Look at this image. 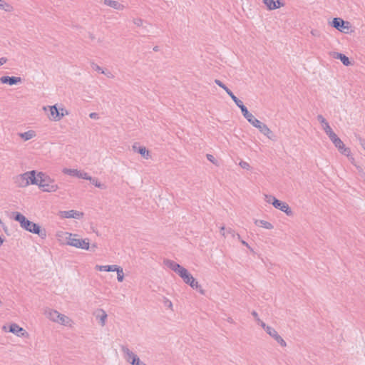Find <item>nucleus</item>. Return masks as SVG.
Returning a JSON list of instances; mask_svg holds the SVG:
<instances>
[{
    "label": "nucleus",
    "instance_id": "1",
    "mask_svg": "<svg viewBox=\"0 0 365 365\" xmlns=\"http://www.w3.org/2000/svg\"><path fill=\"white\" fill-rule=\"evenodd\" d=\"M14 220L20 223L21 227L33 234L38 235L41 239L46 237V231L44 228L32 221L29 220L24 215L19 212H12Z\"/></svg>",
    "mask_w": 365,
    "mask_h": 365
},
{
    "label": "nucleus",
    "instance_id": "2",
    "mask_svg": "<svg viewBox=\"0 0 365 365\" xmlns=\"http://www.w3.org/2000/svg\"><path fill=\"white\" fill-rule=\"evenodd\" d=\"M36 180L37 183H34V185H38L43 192H52L58 189V186L55 183L54 180L51 178V177L45 173H36Z\"/></svg>",
    "mask_w": 365,
    "mask_h": 365
},
{
    "label": "nucleus",
    "instance_id": "3",
    "mask_svg": "<svg viewBox=\"0 0 365 365\" xmlns=\"http://www.w3.org/2000/svg\"><path fill=\"white\" fill-rule=\"evenodd\" d=\"M36 173V170H31L19 175L16 177L15 182L20 187H26L29 184L34 185V183H37Z\"/></svg>",
    "mask_w": 365,
    "mask_h": 365
},
{
    "label": "nucleus",
    "instance_id": "4",
    "mask_svg": "<svg viewBox=\"0 0 365 365\" xmlns=\"http://www.w3.org/2000/svg\"><path fill=\"white\" fill-rule=\"evenodd\" d=\"M65 235H68V237H66V244L68 245L73 246L76 248H81L86 250H90V244L88 239H77L73 237L72 234L68 232H65Z\"/></svg>",
    "mask_w": 365,
    "mask_h": 365
},
{
    "label": "nucleus",
    "instance_id": "5",
    "mask_svg": "<svg viewBox=\"0 0 365 365\" xmlns=\"http://www.w3.org/2000/svg\"><path fill=\"white\" fill-rule=\"evenodd\" d=\"M330 140L333 143L334 146L339 150V151L346 156H349L351 154V150L349 148H346L343 143V141L336 135V134L333 132L329 133L328 135Z\"/></svg>",
    "mask_w": 365,
    "mask_h": 365
},
{
    "label": "nucleus",
    "instance_id": "6",
    "mask_svg": "<svg viewBox=\"0 0 365 365\" xmlns=\"http://www.w3.org/2000/svg\"><path fill=\"white\" fill-rule=\"evenodd\" d=\"M164 264L171 270L177 273L182 279L189 273L187 269L170 259L164 260Z\"/></svg>",
    "mask_w": 365,
    "mask_h": 365
},
{
    "label": "nucleus",
    "instance_id": "7",
    "mask_svg": "<svg viewBox=\"0 0 365 365\" xmlns=\"http://www.w3.org/2000/svg\"><path fill=\"white\" fill-rule=\"evenodd\" d=\"M268 197L272 200V204L275 208L285 212L288 216L293 215V212L287 203L277 199L274 196H269Z\"/></svg>",
    "mask_w": 365,
    "mask_h": 365
},
{
    "label": "nucleus",
    "instance_id": "8",
    "mask_svg": "<svg viewBox=\"0 0 365 365\" xmlns=\"http://www.w3.org/2000/svg\"><path fill=\"white\" fill-rule=\"evenodd\" d=\"M331 26L338 31L344 33H348L351 27L350 23L349 21H346L338 17L333 19L331 23Z\"/></svg>",
    "mask_w": 365,
    "mask_h": 365
},
{
    "label": "nucleus",
    "instance_id": "9",
    "mask_svg": "<svg viewBox=\"0 0 365 365\" xmlns=\"http://www.w3.org/2000/svg\"><path fill=\"white\" fill-rule=\"evenodd\" d=\"M48 108H49V112L50 113H49V114L48 115L49 119L51 120L58 121L65 115L64 113H63L64 109L63 108H61V112H60V110L57 108L56 105L48 106Z\"/></svg>",
    "mask_w": 365,
    "mask_h": 365
},
{
    "label": "nucleus",
    "instance_id": "10",
    "mask_svg": "<svg viewBox=\"0 0 365 365\" xmlns=\"http://www.w3.org/2000/svg\"><path fill=\"white\" fill-rule=\"evenodd\" d=\"M182 280L185 284H189L192 289H196L202 294H205V291L202 289L201 285L199 284V283L190 272Z\"/></svg>",
    "mask_w": 365,
    "mask_h": 365
},
{
    "label": "nucleus",
    "instance_id": "11",
    "mask_svg": "<svg viewBox=\"0 0 365 365\" xmlns=\"http://www.w3.org/2000/svg\"><path fill=\"white\" fill-rule=\"evenodd\" d=\"M63 173L70 176H73L84 180H86V178H88V174L87 173L82 172L76 169L64 168L63 170Z\"/></svg>",
    "mask_w": 365,
    "mask_h": 365
},
{
    "label": "nucleus",
    "instance_id": "12",
    "mask_svg": "<svg viewBox=\"0 0 365 365\" xmlns=\"http://www.w3.org/2000/svg\"><path fill=\"white\" fill-rule=\"evenodd\" d=\"M0 82L3 84H9L10 86L16 85L22 82L21 77L4 76L0 78Z\"/></svg>",
    "mask_w": 365,
    "mask_h": 365
},
{
    "label": "nucleus",
    "instance_id": "13",
    "mask_svg": "<svg viewBox=\"0 0 365 365\" xmlns=\"http://www.w3.org/2000/svg\"><path fill=\"white\" fill-rule=\"evenodd\" d=\"M267 334L272 337L282 347L287 346L286 341L273 327H271Z\"/></svg>",
    "mask_w": 365,
    "mask_h": 365
},
{
    "label": "nucleus",
    "instance_id": "14",
    "mask_svg": "<svg viewBox=\"0 0 365 365\" xmlns=\"http://www.w3.org/2000/svg\"><path fill=\"white\" fill-rule=\"evenodd\" d=\"M120 350L125 354V359L126 361L130 362L131 364H134V359H139L138 356L131 351L126 346H121Z\"/></svg>",
    "mask_w": 365,
    "mask_h": 365
},
{
    "label": "nucleus",
    "instance_id": "15",
    "mask_svg": "<svg viewBox=\"0 0 365 365\" xmlns=\"http://www.w3.org/2000/svg\"><path fill=\"white\" fill-rule=\"evenodd\" d=\"M132 148L133 151L140 154L145 159L150 158V152L145 146H139L138 144L135 143L133 145Z\"/></svg>",
    "mask_w": 365,
    "mask_h": 365
},
{
    "label": "nucleus",
    "instance_id": "16",
    "mask_svg": "<svg viewBox=\"0 0 365 365\" xmlns=\"http://www.w3.org/2000/svg\"><path fill=\"white\" fill-rule=\"evenodd\" d=\"M61 217L65 218H74V219H80L83 217V213L76 211V210H68V211H63L61 212Z\"/></svg>",
    "mask_w": 365,
    "mask_h": 365
},
{
    "label": "nucleus",
    "instance_id": "17",
    "mask_svg": "<svg viewBox=\"0 0 365 365\" xmlns=\"http://www.w3.org/2000/svg\"><path fill=\"white\" fill-rule=\"evenodd\" d=\"M9 331L16 334L18 336H23L27 334L26 331L17 324L13 323L9 326Z\"/></svg>",
    "mask_w": 365,
    "mask_h": 365
},
{
    "label": "nucleus",
    "instance_id": "18",
    "mask_svg": "<svg viewBox=\"0 0 365 365\" xmlns=\"http://www.w3.org/2000/svg\"><path fill=\"white\" fill-rule=\"evenodd\" d=\"M215 83L217 86H219L220 88L224 89L225 91V92L229 95V96H230V98L232 99V101L234 102L237 101L239 99L238 98H237L235 96V94L232 93V91L228 87H227L225 83H223L220 80L215 79Z\"/></svg>",
    "mask_w": 365,
    "mask_h": 365
},
{
    "label": "nucleus",
    "instance_id": "19",
    "mask_svg": "<svg viewBox=\"0 0 365 365\" xmlns=\"http://www.w3.org/2000/svg\"><path fill=\"white\" fill-rule=\"evenodd\" d=\"M263 2L269 10L280 8L284 5L279 0H263Z\"/></svg>",
    "mask_w": 365,
    "mask_h": 365
},
{
    "label": "nucleus",
    "instance_id": "20",
    "mask_svg": "<svg viewBox=\"0 0 365 365\" xmlns=\"http://www.w3.org/2000/svg\"><path fill=\"white\" fill-rule=\"evenodd\" d=\"M317 120L322 123L323 129L327 135H329V133L334 132L329 123L322 115H317Z\"/></svg>",
    "mask_w": 365,
    "mask_h": 365
},
{
    "label": "nucleus",
    "instance_id": "21",
    "mask_svg": "<svg viewBox=\"0 0 365 365\" xmlns=\"http://www.w3.org/2000/svg\"><path fill=\"white\" fill-rule=\"evenodd\" d=\"M259 130L269 139L272 140H276L273 132L267 127L266 124L263 123V125L259 128Z\"/></svg>",
    "mask_w": 365,
    "mask_h": 365
},
{
    "label": "nucleus",
    "instance_id": "22",
    "mask_svg": "<svg viewBox=\"0 0 365 365\" xmlns=\"http://www.w3.org/2000/svg\"><path fill=\"white\" fill-rule=\"evenodd\" d=\"M103 3L105 5L113 8L116 10H123L125 9V6L121 4L117 1L113 0H104Z\"/></svg>",
    "mask_w": 365,
    "mask_h": 365
},
{
    "label": "nucleus",
    "instance_id": "23",
    "mask_svg": "<svg viewBox=\"0 0 365 365\" xmlns=\"http://www.w3.org/2000/svg\"><path fill=\"white\" fill-rule=\"evenodd\" d=\"M333 57L334 58L339 59L342 62V63L346 66L351 65V61L349 58L346 55L341 53L334 52Z\"/></svg>",
    "mask_w": 365,
    "mask_h": 365
},
{
    "label": "nucleus",
    "instance_id": "24",
    "mask_svg": "<svg viewBox=\"0 0 365 365\" xmlns=\"http://www.w3.org/2000/svg\"><path fill=\"white\" fill-rule=\"evenodd\" d=\"M245 118L252 125L257 128L258 130L264 123L255 118L251 113Z\"/></svg>",
    "mask_w": 365,
    "mask_h": 365
},
{
    "label": "nucleus",
    "instance_id": "25",
    "mask_svg": "<svg viewBox=\"0 0 365 365\" xmlns=\"http://www.w3.org/2000/svg\"><path fill=\"white\" fill-rule=\"evenodd\" d=\"M45 314L48 318L55 322H57L61 315L58 311L53 309L46 310Z\"/></svg>",
    "mask_w": 365,
    "mask_h": 365
},
{
    "label": "nucleus",
    "instance_id": "26",
    "mask_svg": "<svg viewBox=\"0 0 365 365\" xmlns=\"http://www.w3.org/2000/svg\"><path fill=\"white\" fill-rule=\"evenodd\" d=\"M96 269L99 271L115 272V269H117V265H96Z\"/></svg>",
    "mask_w": 365,
    "mask_h": 365
},
{
    "label": "nucleus",
    "instance_id": "27",
    "mask_svg": "<svg viewBox=\"0 0 365 365\" xmlns=\"http://www.w3.org/2000/svg\"><path fill=\"white\" fill-rule=\"evenodd\" d=\"M237 106L241 110V112L245 117V118L248 116V115L250 113L247 107L243 104L242 101L240 99H238L237 101L235 102Z\"/></svg>",
    "mask_w": 365,
    "mask_h": 365
},
{
    "label": "nucleus",
    "instance_id": "28",
    "mask_svg": "<svg viewBox=\"0 0 365 365\" xmlns=\"http://www.w3.org/2000/svg\"><path fill=\"white\" fill-rule=\"evenodd\" d=\"M19 135L24 140H29L36 136V132L33 130H30L24 133H21Z\"/></svg>",
    "mask_w": 365,
    "mask_h": 365
},
{
    "label": "nucleus",
    "instance_id": "29",
    "mask_svg": "<svg viewBox=\"0 0 365 365\" xmlns=\"http://www.w3.org/2000/svg\"><path fill=\"white\" fill-rule=\"evenodd\" d=\"M255 224L257 226H261L267 230H272L274 227L270 222L263 220H255Z\"/></svg>",
    "mask_w": 365,
    "mask_h": 365
},
{
    "label": "nucleus",
    "instance_id": "30",
    "mask_svg": "<svg viewBox=\"0 0 365 365\" xmlns=\"http://www.w3.org/2000/svg\"><path fill=\"white\" fill-rule=\"evenodd\" d=\"M98 312L101 313V314H98L96 318L99 319V323L102 327H103L106 324V320L108 315L103 309H99Z\"/></svg>",
    "mask_w": 365,
    "mask_h": 365
},
{
    "label": "nucleus",
    "instance_id": "31",
    "mask_svg": "<svg viewBox=\"0 0 365 365\" xmlns=\"http://www.w3.org/2000/svg\"><path fill=\"white\" fill-rule=\"evenodd\" d=\"M86 180H89L91 183H92L93 185H95L96 187L101 188V189H105L106 186L104 184H102L96 178H93L88 175V178Z\"/></svg>",
    "mask_w": 365,
    "mask_h": 365
},
{
    "label": "nucleus",
    "instance_id": "32",
    "mask_svg": "<svg viewBox=\"0 0 365 365\" xmlns=\"http://www.w3.org/2000/svg\"><path fill=\"white\" fill-rule=\"evenodd\" d=\"M91 66L92 68V69H93L98 72H100L101 73L106 74L108 77H110L111 76L110 72L106 73L101 67H100L98 64H96L93 62L91 63Z\"/></svg>",
    "mask_w": 365,
    "mask_h": 365
},
{
    "label": "nucleus",
    "instance_id": "33",
    "mask_svg": "<svg viewBox=\"0 0 365 365\" xmlns=\"http://www.w3.org/2000/svg\"><path fill=\"white\" fill-rule=\"evenodd\" d=\"M115 272H117V279L118 282H121L124 279V273L123 268L117 265V269H115Z\"/></svg>",
    "mask_w": 365,
    "mask_h": 365
},
{
    "label": "nucleus",
    "instance_id": "34",
    "mask_svg": "<svg viewBox=\"0 0 365 365\" xmlns=\"http://www.w3.org/2000/svg\"><path fill=\"white\" fill-rule=\"evenodd\" d=\"M0 9L4 10L6 11H11L12 9V6L6 3L4 0H0Z\"/></svg>",
    "mask_w": 365,
    "mask_h": 365
},
{
    "label": "nucleus",
    "instance_id": "35",
    "mask_svg": "<svg viewBox=\"0 0 365 365\" xmlns=\"http://www.w3.org/2000/svg\"><path fill=\"white\" fill-rule=\"evenodd\" d=\"M257 324L261 326V327L267 333V331L270 329L272 327L267 325L264 322H262L259 318H257Z\"/></svg>",
    "mask_w": 365,
    "mask_h": 365
},
{
    "label": "nucleus",
    "instance_id": "36",
    "mask_svg": "<svg viewBox=\"0 0 365 365\" xmlns=\"http://www.w3.org/2000/svg\"><path fill=\"white\" fill-rule=\"evenodd\" d=\"M69 321H70V319L68 317L61 314L57 322L60 323L61 324H66L69 322Z\"/></svg>",
    "mask_w": 365,
    "mask_h": 365
},
{
    "label": "nucleus",
    "instance_id": "37",
    "mask_svg": "<svg viewBox=\"0 0 365 365\" xmlns=\"http://www.w3.org/2000/svg\"><path fill=\"white\" fill-rule=\"evenodd\" d=\"M226 233L230 234L232 237H237L238 240L240 239V235L236 233L232 228L229 227L226 229Z\"/></svg>",
    "mask_w": 365,
    "mask_h": 365
},
{
    "label": "nucleus",
    "instance_id": "38",
    "mask_svg": "<svg viewBox=\"0 0 365 365\" xmlns=\"http://www.w3.org/2000/svg\"><path fill=\"white\" fill-rule=\"evenodd\" d=\"M133 22L136 26L140 27L143 26L144 21L142 19L136 18L133 20Z\"/></svg>",
    "mask_w": 365,
    "mask_h": 365
},
{
    "label": "nucleus",
    "instance_id": "39",
    "mask_svg": "<svg viewBox=\"0 0 365 365\" xmlns=\"http://www.w3.org/2000/svg\"><path fill=\"white\" fill-rule=\"evenodd\" d=\"M239 165L242 169L249 170L251 168V166L250 165V164L246 161L241 160L240 162Z\"/></svg>",
    "mask_w": 365,
    "mask_h": 365
},
{
    "label": "nucleus",
    "instance_id": "40",
    "mask_svg": "<svg viewBox=\"0 0 365 365\" xmlns=\"http://www.w3.org/2000/svg\"><path fill=\"white\" fill-rule=\"evenodd\" d=\"M206 156H207V159L210 162H211V163H214V164H216V160H215V157H214L212 155H211V154H207V155H206Z\"/></svg>",
    "mask_w": 365,
    "mask_h": 365
},
{
    "label": "nucleus",
    "instance_id": "41",
    "mask_svg": "<svg viewBox=\"0 0 365 365\" xmlns=\"http://www.w3.org/2000/svg\"><path fill=\"white\" fill-rule=\"evenodd\" d=\"M132 365H147L144 362L140 360V359H134V364Z\"/></svg>",
    "mask_w": 365,
    "mask_h": 365
},
{
    "label": "nucleus",
    "instance_id": "42",
    "mask_svg": "<svg viewBox=\"0 0 365 365\" xmlns=\"http://www.w3.org/2000/svg\"><path fill=\"white\" fill-rule=\"evenodd\" d=\"M89 117L92 119H98L99 118V115L97 113H91L89 114Z\"/></svg>",
    "mask_w": 365,
    "mask_h": 365
},
{
    "label": "nucleus",
    "instance_id": "43",
    "mask_svg": "<svg viewBox=\"0 0 365 365\" xmlns=\"http://www.w3.org/2000/svg\"><path fill=\"white\" fill-rule=\"evenodd\" d=\"M7 58L6 57H1L0 58V66L4 65L7 62Z\"/></svg>",
    "mask_w": 365,
    "mask_h": 365
},
{
    "label": "nucleus",
    "instance_id": "44",
    "mask_svg": "<svg viewBox=\"0 0 365 365\" xmlns=\"http://www.w3.org/2000/svg\"><path fill=\"white\" fill-rule=\"evenodd\" d=\"M225 231H226V229H225V226L220 227V233L224 237L226 236V232Z\"/></svg>",
    "mask_w": 365,
    "mask_h": 365
},
{
    "label": "nucleus",
    "instance_id": "45",
    "mask_svg": "<svg viewBox=\"0 0 365 365\" xmlns=\"http://www.w3.org/2000/svg\"><path fill=\"white\" fill-rule=\"evenodd\" d=\"M359 140L360 145L365 150V140L361 138H359Z\"/></svg>",
    "mask_w": 365,
    "mask_h": 365
},
{
    "label": "nucleus",
    "instance_id": "46",
    "mask_svg": "<svg viewBox=\"0 0 365 365\" xmlns=\"http://www.w3.org/2000/svg\"><path fill=\"white\" fill-rule=\"evenodd\" d=\"M165 306H168V307H172V306H173L172 302L168 299L165 300Z\"/></svg>",
    "mask_w": 365,
    "mask_h": 365
},
{
    "label": "nucleus",
    "instance_id": "47",
    "mask_svg": "<svg viewBox=\"0 0 365 365\" xmlns=\"http://www.w3.org/2000/svg\"><path fill=\"white\" fill-rule=\"evenodd\" d=\"M239 240L241 242V243H242L243 245H245V246H246L247 247H248L249 249H250V245H248V243H247V242H245V240H241V238H240Z\"/></svg>",
    "mask_w": 365,
    "mask_h": 365
},
{
    "label": "nucleus",
    "instance_id": "48",
    "mask_svg": "<svg viewBox=\"0 0 365 365\" xmlns=\"http://www.w3.org/2000/svg\"><path fill=\"white\" fill-rule=\"evenodd\" d=\"M271 196L270 195H265V200L267 202L271 203L272 202V199H269L268 197Z\"/></svg>",
    "mask_w": 365,
    "mask_h": 365
},
{
    "label": "nucleus",
    "instance_id": "49",
    "mask_svg": "<svg viewBox=\"0 0 365 365\" xmlns=\"http://www.w3.org/2000/svg\"><path fill=\"white\" fill-rule=\"evenodd\" d=\"M252 315L255 317V320L257 321V318H259L258 317V314L256 311H252Z\"/></svg>",
    "mask_w": 365,
    "mask_h": 365
},
{
    "label": "nucleus",
    "instance_id": "50",
    "mask_svg": "<svg viewBox=\"0 0 365 365\" xmlns=\"http://www.w3.org/2000/svg\"><path fill=\"white\" fill-rule=\"evenodd\" d=\"M96 248V245L95 244L92 245L91 247H90V249H91V250H94V249Z\"/></svg>",
    "mask_w": 365,
    "mask_h": 365
},
{
    "label": "nucleus",
    "instance_id": "51",
    "mask_svg": "<svg viewBox=\"0 0 365 365\" xmlns=\"http://www.w3.org/2000/svg\"><path fill=\"white\" fill-rule=\"evenodd\" d=\"M154 51H159V46H156L153 48Z\"/></svg>",
    "mask_w": 365,
    "mask_h": 365
},
{
    "label": "nucleus",
    "instance_id": "52",
    "mask_svg": "<svg viewBox=\"0 0 365 365\" xmlns=\"http://www.w3.org/2000/svg\"><path fill=\"white\" fill-rule=\"evenodd\" d=\"M4 243V239L0 236V246H1Z\"/></svg>",
    "mask_w": 365,
    "mask_h": 365
},
{
    "label": "nucleus",
    "instance_id": "53",
    "mask_svg": "<svg viewBox=\"0 0 365 365\" xmlns=\"http://www.w3.org/2000/svg\"><path fill=\"white\" fill-rule=\"evenodd\" d=\"M1 226H2L3 229H4V230L5 232H6V231H7V227H6V226H5V225H4H4H1Z\"/></svg>",
    "mask_w": 365,
    "mask_h": 365
},
{
    "label": "nucleus",
    "instance_id": "54",
    "mask_svg": "<svg viewBox=\"0 0 365 365\" xmlns=\"http://www.w3.org/2000/svg\"><path fill=\"white\" fill-rule=\"evenodd\" d=\"M228 322H232V319L230 318V319H228Z\"/></svg>",
    "mask_w": 365,
    "mask_h": 365
}]
</instances>
